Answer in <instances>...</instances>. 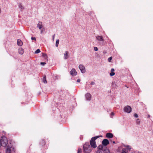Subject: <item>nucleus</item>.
<instances>
[{
  "label": "nucleus",
  "mask_w": 153,
  "mask_h": 153,
  "mask_svg": "<svg viewBox=\"0 0 153 153\" xmlns=\"http://www.w3.org/2000/svg\"><path fill=\"white\" fill-rule=\"evenodd\" d=\"M127 148L126 149L125 148H123L122 149V152L121 153H127L128 152V150H130L131 148H130L129 146H127Z\"/></svg>",
  "instance_id": "nucleus-8"
},
{
  "label": "nucleus",
  "mask_w": 153,
  "mask_h": 153,
  "mask_svg": "<svg viewBox=\"0 0 153 153\" xmlns=\"http://www.w3.org/2000/svg\"><path fill=\"white\" fill-rule=\"evenodd\" d=\"M18 51L19 53L21 55L23 54L24 53V49L22 48H20L19 49Z\"/></svg>",
  "instance_id": "nucleus-13"
},
{
  "label": "nucleus",
  "mask_w": 153,
  "mask_h": 153,
  "mask_svg": "<svg viewBox=\"0 0 153 153\" xmlns=\"http://www.w3.org/2000/svg\"><path fill=\"white\" fill-rule=\"evenodd\" d=\"M42 32H43V30H41V33H42Z\"/></svg>",
  "instance_id": "nucleus-37"
},
{
  "label": "nucleus",
  "mask_w": 153,
  "mask_h": 153,
  "mask_svg": "<svg viewBox=\"0 0 153 153\" xmlns=\"http://www.w3.org/2000/svg\"><path fill=\"white\" fill-rule=\"evenodd\" d=\"M54 37H55V34H54L53 36V40H54Z\"/></svg>",
  "instance_id": "nucleus-36"
},
{
  "label": "nucleus",
  "mask_w": 153,
  "mask_h": 153,
  "mask_svg": "<svg viewBox=\"0 0 153 153\" xmlns=\"http://www.w3.org/2000/svg\"><path fill=\"white\" fill-rule=\"evenodd\" d=\"M94 84H95V82H91L90 83V84L91 85H94Z\"/></svg>",
  "instance_id": "nucleus-33"
},
{
  "label": "nucleus",
  "mask_w": 153,
  "mask_h": 153,
  "mask_svg": "<svg viewBox=\"0 0 153 153\" xmlns=\"http://www.w3.org/2000/svg\"><path fill=\"white\" fill-rule=\"evenodd\" d=\"M77 74L76 71L74 68L72 69L70 71L71 74L73 76H75Z\"/></svg>",
  "instance_id": "nucleus-7"
},
{
  "label": "nucleus",
  "mask_w": 153,
  "mask_h": 153,
  "mask_svg": "<svg viewBox=\"0 0 153 153\" xmlns=\"http://www.w3.org/2000/svg\"><path fill=\"white\" fill-rule=\"evenodd\" d=\"M40 52V51L39 49H37L35 52V53H38Z\"/></svg>",
  "instance_id": "nucleus-23"
},
{
  "label": "nucleus",
  "mask_w": 153,
  "mask_h": 153,
  "mask_svg": "<svg viewBox=\"0 0 153 153\" xmlns=\"http://www.w3.org/2000/svg\"><path fill=\"white\" fill-rule=\"evenodd\" d=\"M124 110L125 112L129 113L131 111V108L129 106L127 105L124 107Z\"/></svg>",
  "instance_id": "nucleus-4"
},
{
  "label": "nucleus",
  "mask_w": 153,
  "mask_h": 153,
  "mask_svg": "<svg viewBox=\"0 0 153 153\" xmlns=\"http://www.w3.org/2000/svg\"><path fill=\"white\" fill-rule=\"evenodd\" d=\"M59 43V39L57 40H56V47H58Z\"/></svg>",
  "instance_id": "nucleus-21"
},
{
  "label": "nucleus",
  "mask_w": 153,
  "mask_h": 153,
  "mask_svg": "<svg viewBox=\"0 0 153 153\" xmlns=\"http://www.w3.org/2000/svg\"><path fill=\"white\" fill-rule=\"evenodd\" d=\"M1 9L0 8V13H1Z\"/></svg>",
  "instance_id": "nucleus-40"
},
{
  "label": "nucleus",
  "mask_w": 153,
  "mask_h": 153,
  "mask_svg": "<svg viewBox=\"0 0 153 153\" xmlns=\"http://www.w3.org/2000/svg\"><path fill=\"white\" fill-rule=\"evenodd\" d=\"M19 8L21 9V10H23L24 9L23 7L22 6L21 4H19Z\"/></svg>",
  "instance_id": "nucleus-24"
},
{
  "label": "nucleus",
  "mask_w": 153,
  "mask_h": 153,
  "mask_svg": "<svg viewBox=\"0 0 153 153\" xmlns=\"http://www.w3.org/2000/svg\"><path fill=\"white\" fill-rule=\"evenodd\" d=\"M111 114L112 115H113L114 114V113H113V112H112L111 113Z\"/></svg>",
  "instance_id": "nucleus-39"
},
{
  "label": "nucleus",
  "mask_w": 153,
  "mask_h": 153,
  "mask_svg": "<svg viewBox=\"0 0 153 153\" xmlns=\"http://www.w3.org/2000/svg\"><path fill=\"white\" fill-rule=\"evenodd\" d=\"M138 153H141V152H138Z\"/></svg>",
  "instance_id": "nucleus-42"
},
{
  "label": "nucleus",
  "mask_w": 153,
  "mask_h": 153,
  "mask_svg": "<svg viewBox=\"0 0 153 153\" xmlns=\"http://www.w3.org/2000/svg\"><path fill=\"white\" fill-rule=\"evenodd\" d=\"M115 74V73L114 72H111L110 74V75L111 76H113Z\"/></svg>",
  "instance_id": "nucleus-26"
},
{
  "label": "nucleus",
  "mask_w": 153,
  "mask_h": 153,
  "mask_svg": "<svg viewBox=\"0 0 153 153\" xmlns=\"http://www.w3.org/2000/svg\"><path fill=\"white\" fill-rule=\"evenodd\" d=\"M94 49L95 51H98V48L96 47H94Z\"/></svg>",
  "instance_id": "nucleus-28"
},
{
  "label": "nucleus",
  "mask_w": 153,
  "mask_h": 153,
  "mask_svg": "<svg viewBox=\"0 0 153 153\" xmlns=\"http://www.w3.org/2000/svg\"><path fill=\"white\" fill-rule=\"evenodd\" d=\"M68 52L67 51H66L65 52V53H64V59H66L68 58L69 57V56L68 55Z\"/></svg>",
  "instance_id": "nucleus-15"
},
{
  "label": "nucleus",
  "mask_w": 153,
  "mask_h": 153,
  "mask_svg": "<svg viewBox=\"0 0 153 153\" xmlns=\"http://www.w3.org/2000/svg\"><path fill=\"white\" fill-rule=\"evenodd\" d=\"M135 117L137 118L138 117V115L137 114H135L134 115Z\"/></svg>",
  "instance_id": "nucleus-29"
},
{
  "label": "nucleus",
  "mask_w": 153,
  "mask_h": 153,
  "mask_svg": "<svg viewBox=\"0 0 153 153\" xmlns=\"http://www.w3.org/2000/svg\"><path fill=\"white\" fill-rule=\"evenodd\" d=\"M2 146L5 147L7 146L6 150L7 153H10L12 149V145L11 143L8 144L7 138L5 136H2L0 139V147Z\"/></svg>",
  "instance_id": "nucleus-1"
},
{
  "label": "nucleus",
  "mask_w": 153,
  "mask_h": 153,
  "mask_svg": "<svg viewBox=\"0 0 153 153\" xmlns=\"http://www.w3.org/2000/svg\"><path fill=\"white\" fill-rule=\"evenodd\" d=\"M97 153H102L101 151L97 150Z\"/></svg>",
  "instance_id": "nucleus-31"
},
{
  "label": "nucleus",
  "mask_w": 153,
  "mask_h": 153,
  "mask_svg": "<svg viewBox=\"0 0 153 153\" xmlns=\"http://www.w3.org/2000/svg\"><path fill=\"white\" fill-rule=\"evenodd\" d=\"M103 151L104 153H110L109 150L106 147H105L104 149H103Z\"/></svg>",
  "instance_id": "nucleus-16"
},
{
  "label": "nucleus",
  "mask_w": 153,
  "mask_h": 153,
  "mask_svg": "<svg viewBox=\"0 0 153 153\" xmlns=\"http://www.w3.org/2000/svg\"><path fill=\"white\" fill-rule=\"evenodd\" d=\"M102 136H97L92 137L90 141V145L91 147L95 148L97 147L96 144L95 140L99 137H102Z\"/></svg>",
  "instance_id": "nucleus-2"
},
{
  "label": "nucleus",
  "mask_w": 153,
  "mask_h": 153,
  "mask_svg": "<svg viewBox=\"0 0 153 153\" xmlns=\"http://www.w3.org/2000/svg\"><path fill=\"white\" fill-rule=\"evenodd\" d=\"M150 117V115H148V117Z\"/></svg>",
  "instance_id": "nucleus-38"
},
{
  "label": "nucleus",
  "mask_w": 153,
  "mask_h": 153,
  "mask_svg": "<svg viewBox=\"0 0 153 153\" xmlns=\"http://www.w3.org/2000/svg\"><path fill=\"white\" fill-rule=\"evenodd\" d=\"M17 44L18 46H21L23 45V42L21 40L19 39H18L17 41Z\"/></svg>",
  "instance_id": "nucleus-12"
},
{
  "label": "nucleus",
  "mask_w": 153,
  "mask_h": 153,
  "mask_svg": "<svg viewBox=\"0 0 153 153\" xmlns=\"http://www.w3.org/2000/svg\"><path fill=\"white\" fill-rule=\"evenodd\" d=\"M102 144L104 146H106L109 144V142L108 140L107 139H104L102 141Z\"/></svg>",
  "instance_id": "nucleus-6"
},
{
  "label": "nucleus",
  "mask_w": 153,
  "mask_h": 153,
  "mask_svg": "<svg viewBox=\"0 0 153 153\" xmlns=\"http://www.w3.org/2000/svg\"><path fill=\"white\" fill-rule=\"evenodd\" d=\"M42 81L45 83H47V81L46 80V76H45L43 77L42 79Z\"/></svg>",
  "instance_id": "nucleus-18"
},
{
  "label": "nucleus",
  "mask_w": 153,
  "mask_h": 153,
  "mask_svg": "<svg viewBox=\"0 0 153 153\" xmlns=\"http://www.w3.org/2000/svg\"><path fill=\"white\" fill-rule=\"evenodd\" d=\"M114 71V68H112L111 70V72H113Z\"/></svg>",
  "instance_id": "nucleus-34"
},
{
  "label": "nucleus",
  "mask_w": 153,
  "mask_h": 153,
  "mask_svg": "<svg viewBox=\"0 0 153 153\" xmlns=\"http://www.w3.org/2000/svg\"><path fill=\"white\" fill-rule=\"evenodd\" d=\"M115 143V141H114L113 142V143Z\"/></svg>",
  "instance_id": "nucleus-41"
},
{
  "label": "nucleus",
  "mask_w": 153,
  "mask_h": 153,
  "mask_svg": "<svg viewBox=\"0 0 153 153\" xmlns=\"http://www.w3.org/2000/svg\"><path fill=\"white\" fill-rule=\"evenodd\" d=\"M106 137L108 138H111L113 137V135L112 133H108L106 134Z\"/></svg>",
  "instance_id": "nucleus-11"
},
{
  "label": "nucleus",
  "mask_w": 153,
  "mask_h": 153,
  "mask_svg": "<svg viewBox=\"0 0 153 153\" xmlns=\"http://www.w3.org/2000/svg\"><path fill=\"white\" fill-rule=\"evenodd\" d=\"M42 56L44 57V58L45 59H46L47 58L48 56L47 54L45 53H42Z\"/></svg>",
  "instance_id": "nucleus-19"
},
{
  "label": "nucleus",
  "mask_w": 153,
  "mask_h": 153,
  "mask_svg": "<svg viewBox=\"0 0 153 153\" xmlns=\"http://www.w3.org/2000/svg\"><path fill=\"white\" fill-rule=\"evenodd\" d=\"M42 22H39V23L37 25V27H38L39 29H41L42 27Z\"/></svg>",
  "instance_id": "nucleus-14"
},
{
  "label": "nucleus",
  "mask_w": 153,
  "mask_h": 153,
  "mask_svg": "<svg viewBox=\"0 0 153 153\" xmlns=\"http://www.w3.org/2000/svg\"><path fill=\"white\" fill-rule=\"evenodd\" d=\"M31 39L32 40H36V39L35 37H32Z\"/></svg>",
  "instance_id": "nucleus-32"
},
{
  "label": "nucleus",
  "mask_w": 153,
  "mask_h": 153,
  "mask_svg": "<svg viewBox=\"0 0 153 153\" xmlns=\"http://www.w3.org/2000/svg\"><path fill=\"white\" fill-rule=\"evenodd\" d=\"M92 150V148L88 143H86L83 146V151L85 153H89Z\"/></svg>",
  "instance_id": "nucleus-3"
},
{
  "label": "nucleus",
  "mask_w": 153,
  "mask_h": 153,
  "mask_svg": "<svg viewBox=\"0 0 153 153\" xmlns=\"http://www.w3.org/2000/svg\"><path fill=\"white\" fill-rule=\"evenodd\" d=\"M40 64H41L43 65H44L45 64H46V63L44 62H41Z\"/></svg>",
  "instance_id": "nucleus-30"
},
{
  "label": "nucleus",
  "mask_w": 153,
  "mask_h": 153,
  "mask_svg": "<svg viewBox=\"0 0 153 153\" xmlns=\"http://www.w3.org/2000/svg\"><path fill=\"white\" fill-rule=\"evenodd\" d=\"M97 39L99 41H103L104 39L101 36H97L96 37Z\"/></svg>",
  "instance_id": "nucleus-10"
},
{
  "label": "nucleus",
  "mask_w": 153,
  "mask_h": 153,
  "mask_svg": "<svg viewBox=\"0 0 153 153\" xmlns=\"http://www.w3.org/2000/svg\"><path fill=\"white\" fill-rule=\"evenodd\" d=\"M82 152V149L81 148H79L78 150V152L77 153H81Z\"/></svg>",
  "instance_id": "nucleus-25"
},
{
  "label": "nucleus",
  "mask_w": 153,
  "mask_h": 153,
  "mask_svg": "<svg viewBox=\"0 0 153 153\" xmlns=\"http://www.w3.org/2000/svg\"><path fill=\"white\" fill-rule=\"evenodd\" d=\"M77 81L78 82H79L80 81V79H78L77 80Z\"/></svg>",
  "instance_id": "nucleus-35"
},
{
  "label": "nucleus",
  "mask_w": 153,
  "mask_h": 153,
  "mask_svg": "<svg viewBox=\"0 0 153 153\" xmlns=\"http://www.w3.org/2000/svg\"><path fill=\"white\" fill-rule=\"evenodd\" d=\"M112 57H109L108 58V60L109 62H111V60H112Z\"/></svg>",
  "instance_id": "nucleus-27"
},
{
  "label": "nucleus",
  "mask_w": 153,
  "mask_h": 153,
  "mask_svg": "<svg viewBox=\"0 0 153 153\" xmlns=\"http://www.w3.org/2000/svg\"><path fill=\"white\" fill-rule=\"evenodd\" d=\"M85 97L86 99L88 100H90L91 99V95L89 93H88L86 94Z\"/></svg>",
  "instance_id": "nucleus-9"
},
{
  "label": "nucleus",
  "mask_w": 153,
  "mask_h": 153,
  "mask_svg": "<svg viewBox=\"0 0 153 153\" xmlns=\"http://www.w3.org/2000/svg\"><path fill=\"white\" fill-rule=\"evenodd\" d=\"M140 120L139 119H137L136 120V123L137 125H139L140 123Z\"/></svg>",
  "instance_id": "nucleus-20"
},
{
  "label": "nucleus",
  "mask_w": 153,
  "mask_h": 153,
  "mask_svg": "<svg viewBox=\"0 0 153 153\" xmlns=\"http://www.w3.org/2000/svg\"><path fill=\"white\" fill-rule=\"evenodd\" d=\"M105 147H103L102 145H100L97 148L98 149V150L101 151V150H102L103 151V149H104Z\"/></svg>",
  "instance_id": "nucleus-17"
},
{
  "label": "nucleus",
  "mask_w": 153,
  "mask_h": 153,
  "mask_svg": "<svg viewBox=\"0 0 153 153\" xmlns=\"http://www.w3.org/2000/svg\"><path fill=\"white\" fill-rule=\"evenodd\" d=\"M79 68L82 73H84L85 72V67L82 65H79Z\"/></svg>",
  "instance_id": "nucleus-5"
},
{
  "label": "nucleus",
  "mask_w": 153,
  "mask_h": 153,
  "mask_svg": "<svg viewBox=\"0 0 153 153\" xmlns=\"http://www.w3.org/2000/svg\"><path fill=\"white\" fill-rule=\"evenodd\" d=\"M40 143L42 145H44L45 144V141L43 140H42L41 141Z\"/></svg>",
  "instance_id": "nucleus-22"
},
{
  "label": "nucleus",
  "mask_w": 153,
  "mask_h": 153,
  "mask_svg": "<svg viewBox=\"0 0 153 153\" xmlns=\"http://www.w3.org/2000/svg\"><path fill=\"white\" fill-rule=\"evenodd\" d=\"M0 153H1V152H0Z\"/></svg>",
  "instance_id": "nucleus-43"
}]
</instances>
